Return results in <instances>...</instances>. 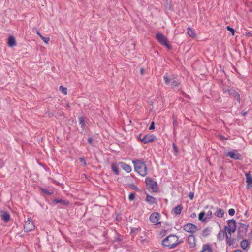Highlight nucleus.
<instances>
[{
  "mask_svg": "<svg viewBox=\"0 0 252 252\" xmlns=\"http://www.w3.org/2000/svg\"><path fill=\"white\" fill-rule=\"evenodd\" d=\"M182 242L179 241L176 235H170L163 240L162 244L164 246L171 249L176 247Z\"/></svg>",
  "mask_w": 252,
  "mask_h": 252,
  "instance_id": "obj_1",
  "label": "nucleus"
},
{
  "mask_svg": "<svg viewBox=\"0 0 252 252\" xmlns=\"http://www.w3.org/2000/svg\"><path fill=\"white\" fill-rule=\"evenodd\" d=\"M134 170L140 175L144 177L147 174V168L145 162L142 160H133Z\"/></svg>",
  "mask_w": 252,
  "mask_h": 252,
  "instance_id": "obj_2",
  "label": "nucleus"
},
{
  "mask_svg": "<svg viewBox=\"0 0 252 252\" xmlns=\"http://www.w3.org/2000/svg\"><path fill=\"white\" fill-rule=\"evenodd\" d=\"M163 78L165 84L172 88L177 87L180 84V82L174 75L168 76V75H165Z\"/></svg>",
  "mask_w": 252,
  "mask_h": 252,
  "instance_id": "obj_3",
  "label": "nucleus"
},
{
  "mask_svg": "<svg viewBox=\"0 0 252 252\" xmlns=\"http://www.w3.org/2000/svg\"><path fill=\"white\" fill-rule=\"evenodd\" d=\"M236 221L233 220H229L227 221V225L225 227V234H232L234 233L236 228Z\"/></svg>",
  "mask_w": 252,
  "mask_h": 252,
  "instance_id": "obj_4",
  "label": "nucleus"
},
{
  "mask_svg": "<svg viewBox=\"0 0 252 252\" xmlns=\"http://www.w3.org/2000/svg\"><path fill=\"white\" fill-rule=\"evenodd\" d=\"M156 39L160 44L166 46L168 49H170L171 46L168 43L166 37L162 33H158L156 35Z\"/></svg>",
  "mask_w": 252,
  "mask_h": 252,
  "instance_id": "obj_5",
  "label": "nucleus"
},
{
  "mask_svg": "<svg viewBox=\"0 0 252 252\" xmlns=\"http://www.w3.org/2000/svg\"><path fill=\"white\" fill-rule=\"evenodd\" d=\"M183 228L185 232L191 234L195 233L198 230L197 227L192 223H187Z\"/></svg>",
  "mask_w": 252,
  "mask_h": 252,
  "instance_id": "obj_6",
  "label": "nucleus"
},
{
  "mask_svg": "<svg viewBox=\"0 0 252 252\" xmlns=\"http://www.w3.org/2000/svg\"><path fill=\"white\" fill-rule=\"evenodd\" d=\"M145 183L148 188L151 189L153 191H157V183L151 178H146Z\"/></svg>",
  "mask_w": 252,
  "mask_h": 252,
  "instance_id": "obj_7",
  "label": "nucleus"
},
{
  "mask_svg": "<svg viewBox=\"0 0 252 252\" xmlns=\"http://www.w3.org/2000/svg\"><path fill=\"white\" fill-rule=\"evenodd\" d=\"M35 228L34 222L31 217L28 218L24 225V229L26 231H31Z\"/></svg>",
  "mask_w": 252,
  "mask_h": 252,
  "instance_id": "obj_8",
  "label": "nucleus"
},
{
  "mask_svg": "<svg viewBox=\"0 0 252 252\" xmlns=\"http://www.w3.org/2000/svg\"><path fill=\"white\" fill-rule=\"evenodd\" d=\"M160 218V215L158 213L155 212L153 213L150 216L149 219L151 222L155 224H160V222H159V220Z\"/></svg>",
  "mask_w": 252,
  "mask_h": 252,
  "instance_id": "obj_9",
  "label": "nucleus"
},
{
  "mask_svg": "<svg viewBox=\"0 0 252 252\" xmlns=\"http://www.w3.org/2000/svg\"><path fill=\"white\" fill-rule=\"evenodd\" d=\"M226 156L234 159H242V155L236 150L229 151L227 153Z\"/></svg>",
  "mask_w": 252,
  "mask_h": 252,
  "instance_id": "obj_10",
  "label": "nucleus"
},
{
  "mask_svg": "<svg viewBox=\"0 0 252 252\" xmlns=\"http://www.w3.org/2000/svg\"><path fill=\"white\" fill-rule=\"evenodd\" d=\"M156 137L153 135H146L144 136L142 139L140 138V140L144 143H147L154 141Z\"/></svg>",
  "mask_w": 252,
  "mask_h": 252,
  "instance_id": "obj_11",
  "label": "nucleus"
},
{
  "mask_svg": "<svg viewBox=\"0 0 252 252\" xmlns=\"http://www.w3.org/2000/svg\"><path fill=\"white\" fill-rule=\"evenodd\" d=\"M228 93L230 96L236 98L238 102H240V96L238 93H237L235 90L232 89L228 90Z\"/></svg>",
  "mask_w": 252,
  "mask_h": 252,
  "instance_id": "obj_12",
  "label": "nucleus"
},
{
  "mask_svg": "<svg viewBox=\"0 0 252 252\" xmlns=\"http://www.w3.org/2000/svg\"><path fill=\"white\" fill-rule=\"evenodd\" d=\"M188 243L190 248H194L196 245L195 237L193 235H189L188 237Z\"/></svg>",
  "mask_w": 252,
  "mask_h": 252,
  "instance_id": "obj_13",
  "label": "nucleus"
},
{
  "mask_svg": "<svg viewBox=\"0 0 252 252\" xmlns=\"http://www.w3.org/2000/svg\"><path fill=\"white\" fill-rule=\"evenodd\" d=\"M119 164L121 165V167L122 168V169L124 170L125 171L128 173L131 172L132 168L130 165L123 162H120Z\"/></svg>",
  "mask_w": 252,
  "mask_h": 252,
  "instance_id": "obj_14",
  "label": "nucleus"
},
{
  "mask_svg": "<svg viewBox=\"0 0 252 252\" xmlns=\"http://www.w3.org/2000/svg\"><path fill=\"white\" fill-rule=\"evenodd\" d=\"M226 237V243L229 246H233L235 244V240L234 238H231L232 234H225Z\"/></svg>",
  "mask_w": 252,
  "mask_h": 252,
  "instance_id": "obj_15",
  "label": "nucleus"
},
{
  "mask_svg": "<svg viewBox=\"0 0 252 252\" xmlns=\"http://www.w3.org/2000/svg\"><path fill=\"white\" fill-rule=\"evenodd\" d=\"M7 44L8 46L10 47H12L16 46V40L13 36H11L8 38Z\"/></svg>",
  "mask_w": 252,
  "mask_h": 252,
  "instance_id": "obj_16",
  "label": "nucleus"
},
{
  "mask_svg": "<svg viewBox=\"0 0 252 252\" xmlns=\"http://www.w3.org/2000/svg\"><path fill=\"white\" fill-rule=\"evenodd\" d=\"M156 199L149 195H147L146 198V201L149 204H153L156 203Z\"/></svg>",
  "mask_w": 252,
  "mask_h": 252,
  "instance_id": "obj_17",
  "label": "nucleus"
},
{
  "mask_svg": "<svg viewBox=\"0 0 252 252\" xmlns=\"http://www.w3.org/2000/svg\"><path fill=\"white\" fill-rule=\"evenodd\" d=\"M200 252H212V249L210 245L205 244L203 245Z\"/></svg>",
  "mask_w": 252,
  "mask_h": 252,
  "instance_id": "obj_18",
  "label": "nucleus"
},
{
  "mask_svg": "<svg viewBox=\"0 0 252 252\" xmlns=\"http://www.w3.org/2000/svg\"><path fill=\"white\" fill-rule=\"evenodd\" d=\"M1 219L4 220L5 222H7L10 220V215L7 212H2Z\"/></svg>",
  "mask_w": 252,
  "mask_h": 252,
  "instance_id": "obj_19",
  "label": "nucleus"
},
{
  "mask_svg": "<svg viewBox=\"0 0 252 252\" xmlns=\"http://www.w3.org/2000/svg\"><path fill=\"white\" fill-rule=\"evenodd\" d=\"M198 220L203 222H206L207 219L205 216V213L204 212H201L199 214Z\"/></svg>",
  "mask_w": 252,
  "mask_h": 252,
  "instance_id": "obj_20",
  "label": "nucleus"
},
{
  "mask_svg": "<svg viewBox=\"0 0 252 252\" xmlns=\"http://www.w3.org/2000/svg\"><path fill=\"white\" fill-rule=\"evenodd\" d=\"M215 215L219 218H222L224 215V211L222 209L217 208Z\"/></svg>",
  "mask_w": 252,
  "mask_h": 252,
  "instance_id": "obj_21",
  "label": "nucleus"
},
{
  "mask_svg": "<svg viewBox=\"0 0 252 252\" xmlns=\"http://www.w3.org/2000/svg\"><path fill=\"white\" fill-rule=\"evenodd\" d=\"M111 169L114 172V173L116 175H119V168H118V167L117 164L115 163H113L111 164Z\"/></svg>",
  "mask_w": 252,
  "mask_h": 252,
  "instance_id": "obj_22",
  "label": "nucleus"
},
{
  "mask_svg": "<svg viewBox=\"0 0 252 252\" xmlns=\"http://www.w3.org/2000/svg\"><path fill=\"white\" fill-rule=\"evenodd\" d=\"M54 202L56 203H61L64 205H68L69 204V202L68 200H62L59 199H55L54 200Z\"/></svg>",
  "mask_w": 252,
  "mask_h": 252,
  "instance_id": "obj_23",
  "label": "nucleus"
},
{
  "mask_svg": "<svg viewBox=\"0 0 252 252\" xmlns=\"http://www.w3.org/2000/svg\"><path fill=\"white\" fill-rule=\"evenodd\" d=\"M182 209H183L182 206L181 205H180L177 206L176 207H174L173 208V211H174V213L176 215H179L181 214V213L182 211Z\"/></svg>",
  "mask_w": 252,
  "mask_h": 252,
  "instance_id": "obj_24",
  "label": "nucleus"
},
{
  "mask_svg": "<svg viewBox=\"0 0 252 252\" xmlns=\"http://www.w3.org/2000/svg\"><path fill=\"white\" fill-rule=\"evenodd\" d=\"M187 34L191 37L194 38L196 37V34L194 33V31L190 28H188Z\"/></svg>",
  "mask_w": 252,
  "mask_h": 252,
  "instance_id": "obj_25",
  "label": "nucleus"
},
{
  "mask_svg": "<svg viewBox=\"0 0 252 252\" xmlns=\"http://www.w3.org/2000/svg\"><path fill=\"white\" fill-rule=\"evenodd\" d=\"M240 245L243 250H245L249 246L248 241L246 240H244L241 242Z\"/></svg>",
  "mask_w": 252,
  "mask_h": 252,
  "instance_id": "obj_26",
  "label": "nucleus"
},
{
  "mask_svg": "<svg viewBox=\"0 0 252 252\" xmlns=\"http://www.w3.org/2000/svg\"><path fill=\"white\" fill-rule=\"evenodd\" d=\"M246 182L248 184H252V177H251L250 173H247L245 174Z\"/></svg>",
  "mask_w": 252,
  "mask_h": 252,
  "instance_id": "obj_27",
  "label": "nucleus"
},
{
  "mask_svg": "<svg viewBox=\"0 0 252 252\" xmlns=\"http://www.w3.org/2000/svg\"><path fill=\"white\" fill-rule=\"evenodd\" d=\"M59 90L62 93H63L64 95H66L67 94V88L64 87L63 86H60L59 87Z\"/></svg>",
  "mask_w": 252,
  "mask_h": 252,
  "instance_id": "obj_28",
  "label": "nucleus"
},
{
  "mask_svg": "<svg viewBox=\"0 0 252 252\" xmlns=\"http://www.w3.org/2000/svg\"><path fill=\"white\" fill-rule=\"evenodd\" d=\"M78 119L79 124L81 125V127H84L85 125L84 118L83 117L80 116L78 118Z\"/></svg>",
  "mask_w": 252,
  "mask_h": 252,
  "instance_id": "obj_29",
  "label": "nucleus"
},
{
  "mask_svg": "<svg viewBox=\"0 0 252 252\" xmlns=\"http://www.w3.org/2000/svg\"><path fill=\"white\" fill-rule=\"evenodd\" d=\"M210 229L209 228H207L203 230L202 235L203 236L206 237L210 234Z\"/></svg>",
  "mask_w": 252,
  "mask_h": 252,
  "instance_id": "obj_30",
  "label": "nucleus"
},
{
  "mask_svg": "<svg viewBox=\"0 0 252 252\" xmlns=\"http://www.w3.org/2000/svg\"><path fill=\"white\" fill-rule=\"evenodd\" d=\"M205 216L207 219H210L213 217V213L211 211H208L206 214H205Z\"/></svg>",
  "mask_w": 252,
  "mask_h": 252,
  "instance_id": "obj_31",
  "label": "nucleus"
},
{
  "mask_svg": "<svg viewBox=\"0 0 252 252\" xmlns=\"http://www.w3.org/2000/svg\"><path fill=\"white\" fill-rule=\"evenodd\" d=\"M136 194L135 193H131L129 194L128 199L130 201H133L135 199Z\"/></svg>",
  "mask_w": 252,
  "mask_h": 252,
  "instance_id": "obj_32",
  "label": "nucleus"
},
{
  "mask_svg": "<svg viewBox=\"0 0 252 252\" xmlns=\"http://www.w3.org/2000/svg\"><path fill=\"white\" fill-rule=\"evenodd\" d=\"M226 29L228 31H230L231 33H232V35L234 36L235 34V30L230 27V26H228L226 27Z\"/></svg>",
  "mask_w": 252,
  "mask_h": 252,
  "instance_id": "obj_33",
  "label": "nucleus"
},
{
  "mask_svg": "<svg viewBox=\"0 0 252 252\" xmlns=\"http://www.w3.org/2000/svg\"><path fill=\"white\" fill-rule=\"evenodd\" d=\"M40 38L46 44H47L50 40V38L49 37H45L42 35H40Z\"/></svg>",
  "mask_w": 252,
  "mask_h": 252,
  "instance_id": "obj_34",
  "label": "nucleus"
},
{
  "mask_svg": "<svg viewBox=\"0 0 252 252\" xmlns=\"http://www.w3.org/2000/svg\"><path fill=\"white\" fill-rule=\"evenodd\" d=\"M235 211L234 209L231 208V209H229V210H228V214L231 216H234L235 214Z\"/></svg>",
  "mask_w": 252,
  "mask_h": 252,
  "instance_id": "obj_35",
  "label": "nucleus"
},
{
  "mask_svg": "<svg viewBox=\"0 0 252 252\" xmlns=\"http://www.w3.org/2000/svg\"><path fill=\"white\" fill-rule=\"evenodd\" d=\"M79 160L82 163V164H83V165L84 166H86V161H85V159L84 158H79Z\"/></svg>",
  "mask_w": 252,
  "mask_h": 252,
  "instance_id": "obj_36",
  "label": "nucleus"
},
{
  "mask_svg": "<svg viewBox=\"0 0 252 252\" xmlns=\"http://www.w3.org/2000/svg\"><path fill=\"white\" fill-rule=\"evenodd\" d=\"M155 129L154 122H152L149 127V130H153Z\"/></svg>",
  "mask_w": 252,
  "mask_h": 252,
  "instance_id": "obj_37",
  "label": "nucleus"
},
{
  "mask_svg": "<svg viewBox=\"0 0 252 252\" xmlns=\"http://www.w3.org/2000/svg\"><path fill=\"white\" fill-rule=\"evenodd\" d=\"M188 196L190 200H192L194 197V193L192 192H189Z\"/></svg>",
  "mask_w": 252,
  "mask_h": 252,
  "instance_id": "obj_38",
  "label": "nucleus"
},
{
  "mask_svg": "<svg viewBox=\"0 0 252 252\" xmlns=\"http://www.w3.org/2000/svg\"><path fill=\"white\" fill-rule=\"evenodd\" d=\"M42 190L46 194L51 195L53 193V192H49V191L47 190L46 189H43Z\"/></svg>",
  "mask_w": 252,
  "mask_h": 252,
  "instance_id": "obj_39",
  "label": "nucleus"
},
{
  "mask_svg": "<svg viewBox=\"0 0 252 252\" xmlns=\"http://www.w3.org/2000/svg\"><path fill=\"white\" fill-rule=\"evenodd\" d=\"M248 226H249L248 225H245V224L242 225V227L245 229V231H247Z\"/></svg>",
  "mask_w": 252,
  "mask_h": 252,
  "instance_id": "obj_40",
  "label": "nucleus"
},
{
  "mask_svg": "<svg viewBox=\"0 0 252 252\" xmlns=\"http://www.w3.org/2000/svg\"><path fill=\"white\" fill-rule=\"evenodd\" d=\"M173 126L175 127V126H177V122L176 119H174L173 123Z\"/></svg>",
  "mask_w": 252,
  "mask_h": 252,
  "instance_id": "obj_41",
  "label": "nucleus"
},
{
  "mask_svg": "<svg viewBox=\"0 0 252 252\" xmlns=\"http://www.w3.org/2000/svg\"><path fill=\"white\" fill-rule=\"evenodd\" d=\"M88 141L90 144H92L93 140L91 138H89Z\"/></svg>",
  "mask_w": 252,
  "mask_h": 252,
  "instance_id": "obj_42",
  "label": "nucleus"
},
{
  "mask_svg": "<svg viewBox=\"0 0 252 252\" xmlns=\"http://www.w3.org/2000/svg\"><path fill=\"white\" fill-rule=\"evenodd\" d=\"M195 216H196V214H195V213H193V214H192L190 215V217H191V218H194Z\"/></svg>",
  "mask_w": 252,
  "mask_h": 252,
  "instance_id": "obj_43",
  "label": "nucleus"
},
{
  "mask_svg": "<svg viewBox=\"0 0 252 252\" xmlns=\"http://www.w3.org/2000/svg\"><path fill=\"white\" fill-rule=\"evenodd\" d=\"M173 148L175 150H177V148L176 147V146H175V145L174 144H173Z\"/></svg>",
  "mask_w": 252,
  "mask_h": 252,
  "instance_id": "obj_44",
  "label": "nucleus"
},
{
  "mask_svg": "<svg viewBox=\"0 0 252 252\" xmlns=\"http://www.w3.org/2000/svg\"><path fill=\"white\" fill-rule=\"evenodd\" d=\"M37 34L39 36V37H40V35H42L40 32H37Z\"/></svg>",
  "mask_w": 252,
  "mask_h": 252,
  "instance_id": "obj_45",
  "label": "nucleus"
},
{
  "mask_svg": "<svg viewBox=\"0 0 252 252\" xmlns=\"http://www.w3.org/2000/svg\"><path fill=\"white\" fill-rule=\"evenodd\" d=\"M251 238H252V231L251 232Z\"/></svg>",
  "mask_w": 252,
  "mask_h": 252,
  "instance_id": "obj_46",
  "label": "nucleus"
},
{
  "mask_svg": "<svg viewBox=\"0 0 252 252\" xmlns=\"http://www.w3.org/2000/svg\"><path fill=\"white\" fill-rule=\"evenodd\" d=\"M141 73L142 74V73H143V69H141Z\"/></svg>",
  "mask_w": 252,
  "mask_h": 252,
  "instance_id": "obj_47",
  "label": "nucleus"
}]
</instances>
